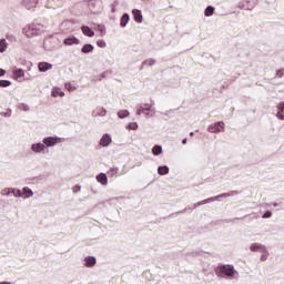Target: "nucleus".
<instances>
[{"mask_svg":"<svg viewBox=\"0 0 284 284\" xmlns=\"http://www.w3.org/2000/svg\"><path fill=\"white\" fill-rule=\"evenodd\" d=\"M2 116H7V118L12 116V111H7L2 113Z\"/></svg>","mask_w":284,"mask_h":284,"instance_id":"58836bf2","label":"nucleus"},{"mask_svg":"<svg viewBox=\"0 0 284 284\" xmlns=\"http://www.w3.org/2000/svg\"><path fill=\"white\" fill-rule=\"evenodd\" d=\"M111 12H116V8L112 7Z\"/></svg>","mask_w":284,"mask_h":284,"instance_id":"a18cd8bd","label":"nucleus"},{"mask_svg":"<svg viewBox=\"0 0 284 284\" xmlns=\"http://www.w3.org/2000/svg\"><path fill=\"white\" fill-rule=\"evenodd\" d=\"M39 24L31 23L22 29V34H24V37H27L28 39H32L33 37L39 36Z\"/></svg>","mask_w":284,"mask_h":284,"instance_id":"f03ea898","label":"nucleus"},{"mask_svg":"<svg viewBox=\"0 0 284 284\" xmlns=\"http://www.w3.org/2000/svg\"><path fill=\"white\" fill-rule=\"evenodd\" d=\"M45 150V144L43 142H37L31 145V152H33L34 154H43Z\"/></svg>","mask_w":284,"mask_h":284,"instance_id":"423d86ee","label":"nucleus"},{"mask_svg":"<svg viewBox=\"0 0 284 284\" xmlns=\"http://www.w3.org/2000/svg\"><path fill=\"white\" fill-rule=\"evenodd\" d=\"M182 143L185 145L187 143V139H183Z\"/></svg>","mask_w":284,"mask_h":284,"instance_id":"c03bdc74","label":"nucleus"},{"mask_svg":"<svg viewBox=\"0 0 284 284\" xmlns=\"http://www.w3.org/2000/svg\"><path fill=\"white\" fill-rule=\"evenodd\" d=\"M262 250H265V245L261 244V243H252L250 245V251L251 252H261Z\"/></svg>","mask_w":284,"mask_h":284,"instance_id":"f8f14e48","label":"nucleus"},{"mask_svg":"<svg viewBox=\"0 0 284 284\" xmlns=\"http://www.w3.org/2000/svg\"><path fill=\"white\" fill-rule=\"evenodd\" d=\"M261 261L265 262L267 261V258L270 257V251H267V246H265L264 248L261 250Z\"/></svg>","mask_w":284,"mask_h":284,"instance_id":"4be33fe9","label":"nucleus"},{"mask_svg":"<svg viewBox=\"0 0 284 284\" xmlns=\"http://www.w3.org/2000/svg\"><path fill=\"white\" fill-rule=\"evenodd\" d=\"M97 265V257L87 256L84 257V267H94Z\"/></svg>","mask_w":284,"mask_h":284,"instance_id":"9d476101","label":"nucleus"},{"mask_svg":"<svg viewBox=\"0 0 284 284\" xmlns=\"http://www.w3.org/2000/svg\"><path fill=\"white\" fill-rule=\"evenodd\" d=\"M39 70H40V72H48V70H52V64H50L48 62H40Z\"/></svg>","mask_w":284,"mask_h":284,"instance_id":"f3484780","label":"nucleus"},{"mask_svg":"<svg viewBox=\"0 0 284 284\" xmlns=\"http://www.w3.org/2000/svg\"><path fill=\"white\" fill-rule=\"evenodd\" d=\"M205 17H212L214 14V7L209 6L204 11Z\"/></svg>","mask_w":284,"mask_h":284,"instance_id":"c85d7f7f","label":"nucleus"},{"mask_svg":"<svg viewBox=\"0 0 284 284\" xmlns=\"http://www.w3.org/2000/svg\"><path fill=\"white\" fill-rule=\"evenodd\" d=\"M152 154L154 156H159V155L163 154V146L154 145L153 149H152Z\"/></svg>","mask_w":284,"mask_h":284,"instance_id":"5701e85b","label":"nucleus"},{"mask_svg":"<svg viewBox=\"0 0 284 284\" xmlns=\"http://www.w3.org/2000/svg\"><path fill=\"white\" fill-rule=\"evenodd\" d=\"M276 77H278V79H282V77H284V68L283 69H278L276 71Z\"/></svg>","mask_w":284,"mask_h":284,"instance_id":"f704fd0d","label":"nucleus"},{"mask_svg":"<svg viewBox=\"0 0 284 284\" xmlns=\"http://www.w3.org/2000/svg\"><path fill=\"white\" fill-rule=\"evenodd\" d=\"M227 196H230V194L224 193V194L217 195L215 197H209L206 200H203V201H201V203H202V205H205L207 203H213V201H220V199H227Z\"/></svg>","mask_w":284,"mask_h":284,"instance_id":"6e6552de","label":"nucleus"},{"mask_svg":"<svg viewBox=\"0 0 284 284\" xmlns=\"http://www.w3.org/2000/svg\"><path fill=\"white\" fill-rule=\"evenodd\" d=\"M9 85H12V82L9 80H0V88H9Z\"/></svg>","mask_w":284,"mask_h":284,"instance_id":"7c9ffc66","label":"nucleus"},{"mask_svg":"<svg viewBox=\"0 0 284 284\" xmlns=\"http://www.w3.org/2000/svg\"><path fill=\"white\" fill-rule=\"evenodd\" d=\"M190 134H191V136H194V132H191Z\"/></svg>","mask_w":284,"mask_h":284,"instance_id":"de8ad7c7","label":"nucleus"},{"mask_svg":"<svg viewBox=\"0 0 284 284\" xmlns=\"http://www.w3.org/2000/svg\"><path fill=\"white\" fill-rule=\"evenodd\" d=\"M100 32H101V34L103 37L105 34V29H101Z\"/></svg>","mask_w":284,"mask_h":284,"instance_id":"37998d69","label":"nucleus"},{"mask_svg":"<svg viewBox=\"0 0 284 284\" xmlns=\"http://www.w3.org/2000/svg\"><path fill=\"white\" fill-rule=\"evenodd\" d=\"M98 183H101V185H108V175L105 173H100L97 175Z\"/></svg>","mask_w":284,"mask_h":284,"instance_id":"6ab92c4d","label":"nucleus"},{"mask_svg":"<svg viewBox=\"0 0 284 284\" xmlns=\"http://www.w3.org/2000/svg\"><path fill=\"white\" fill-rule=\"evenodd\" d=\"M97 45H98L99 48H105L106 43L104 42V40H98V41H97Z\"/></svg>","mask_w":284,"mask_h":284,"instance_id":"c9c22d12","label":"nucleus"},{"mask_svg":"<svg viewBox=\"0 0 284 284\" xmlns=\"http://www.w3.org/2000/svg\"><path fill=\"white\" fill-rule=\"evenodd\" d=\"M6 74V70L0 69V77H3Z\"/></svg>","mask_w":284,"mask_h":284,"instance_id":"ea45409f","label":"nucleus"},{"mask_svg":"<svg viewBox=\"0 0 284 284\" xmlns=\"http://www.w3.org/2000/svg\"><path fill=\"white\" fill-rule=\"evenodd\" d=\"M65 90H69V92H74V87L70 82H67L64 84Z\"/></svg>","mask_w":284,"mask_h":284,"instance_id":"72a5a7b5","label":"nucleus"},{"mask_svg":"<svg viewBox=\"0 0 284 284\" xmlns=\"http://www.w3.org/2000/svg\"><path fill=\"white\" fill-rule=\"evenodd\" d=\"M108 114V110L103 106H99L93 111V116H105Z\"/></svg>","mask_w":284,"mask_h":284,"instance_id":"2eb2a0df","label":"nucleus"},{"mask_svg":"<svg viewBox=\"0 0 284 284\" xmlns=\"http://www.w3.org/2000/svg\"><path fill=\"white\" fill-rule=\"evenodd\" d=\"M262 219H272V212L271 211H266L263 215Z\"/></svg>","mask_w":284,"mask_h":284,"instance_id":"e433bc0d","label":"nucleus"},{"mask_svg":"<svg viewBox=\"0 0 284 284\" xmlns=\"http://www.w3.org/2000/svg\"><path fill=\"white\" fill-rule=\"evenodd\" d=\"M169 172H170V169H169L168 166H165V165L158 168V173H159L161 176H163V175H165V174H169Z\"/></svg>","mask_w":284,"mask_h":284,"instance_id":"b1692460","label":"nucleus"},{"mask_svg":"<svg viewBox=\"0 0 284 284\" xmlns=\"http://www.w3.org/2000/svg\"><path fill=\"white\" fill-rule=\"evenodd\" d=\"M73 192H74V194L81 192V185H75V186L73 187Z\"/></svg>","mask_w":284,"mask_h":284,"instance_id":"4c0bfd02","label":"nucleus"},{"mask_svg":"<svg viewBox=\"0 0 284 284\" xmlns=\"http://www.w3.org/2000/svg\"><path fill=\"white\" fill-rule=\"evenodd\" d=\"M128 23H130V14L124 13L121 18L120 26H121V28H125V26H128Z\"/></svg>","mask_w":284,"mask_h":284,"instance_id":"412c9836","label":"nucleus"},{"mask_svg":"<svg viewBox=\"0 0 284 284\" xmlns=\"http://www.w3.org/2000/svg\"><path fill=\"white\" fill-rule=\"evenodd\" d=\"M23 77H26V72L22 69H17L13 72V78L16 79V81H21Z\"/></svg>","mask_w":284,"mask_h":284,"instance_id":"a211bd4d","label":"nucleus"},{"mask_svg":"<svg viewBox=\"0 0 284 284\" xmlns=\"http://www.w3.org/2000/svg\"><path fill=\"white\" fill-rule=\"evenodd\" d=\"M24 6L27 7V8H32L33 7V4H28V2L24 0Z\"/></svg>","mask_w":284,"mask_h":284,"instance_id":"a19ab883","label":"nucleus"},{"mask_svg":"<svg viewBox=\"0 0 284 284\" xmlns=\"http://www.w3.org/2000/svg\"><path fill=\"white\" fill-rule=\"evenodd\" d=\"M81 31L84 37H94V32L88 26H82Z\"/></svg>","mask_w":284,"mask_h":284,"instance_id":"aec40b11","label":"nucleus"},{"mask_svg":"<svg viewBox=\"0 0 284 284\" xmlns=\"http://www.w3.org/2000/svg\"><path fill=\"white\" fill-rule=\"evenodd\" d=\"M119 119H125L126 116H130V111L128 110H121L118 112Z\"/></svg>","mask_w":284,"mask_h":284,"instance_id":"cd10ccee","label":"nucleus"},{"mask_svg":"<svg viewBox=\"0 0 284 284\" xmlns=\"http://www.w3.org/2000/svg\"><path fill=\"white\" fill-rule=\"evenodd\" d=\"M215 274L220 278H227L229 281H234L239 278V271L234 268V265L226 264L220 265L215 268Z\"/></svg>","mask_w":284,"mask_h":284,"instance_id":"f257e3e1","label":"nucleus"},{"mask_svg":"<svg viewBox=\"0 0 284 284\" xmlns=\"http://www.w3.org/2000/svg\"><path fill=\"white\" fill-rule=\"evenodd\" d=\"M209 132H211L212 134H216L219 132H223V130H225V123L223 122H215L211 125H209Z\"/></svg>","mask_w":284,"mask_h":284,"instance_id":"39448f33","label":"nucleus"},{"mask_svg":"<svg viewBox=\"0 0 284 284\" xmlns=\"http://www.w3.org/2000/svg\"><path fill=\"white\" fill-rule=\"evenodd\" d=\"M64 45H79L80 41L75 37L65 38L63 40Z\"/></svg>","mask_w":284,"mask_h":284,"instance_id":"9b49d317","label":"nucleus"},{"mask_svg":"<svg viewBox=\"0 0 284 284\" xmlns=\"http://www.w3.org/2000/svg\"><path fill=\"white\" fill-rule=\"evenodd\" d=\"M200 205H203V204L201 203V201L197 202V203H195V204L193 205V207H199Z\"/></svg>","mask_w":284,"mask_h":284,"instance_id":"79ce46f5","label":"nucleus"},{"mask_svg":"<svg viewBox=\"0 0 284 284\" xmlns=\"http://www.w3.org/2000/svg\"><path fill=\"white\" fill-rule=\"evenodd\" d=\"M129 130H138L139 129V124L136 122H131L128 125Z\"/></svg>","mask_w":284,"mask_h":284,"instance_id":"473e14b6","label":"nucleus"},{"mask_svg":"<svg viewBox=\"0 0 284 284\" xmlns=\"http://www.w3.org/2000/svg\"><path fill=\"white\" fill-rule=\"evenodd\" d=\"M277 119L281 121H284V102H281L277 104V113H276Z\"/></svg>","mask_w":284,"mask_h":284,"instance_id":"ddd939ff","label":"nucleus"},{"mask_svg":"<svg viewBox=\"0 0 284 284\" xmlns=\"http://www.w3.org/2000/svg\"><path fill=\"white\" fill-rule=\"evenodd\" d=\"M22 196H24V199H31V196H34V192L32 191V189L24 186L22 189Z\"/></svg>","mask_w":284,"mask_h":284,"instance_id":"dca6fc26","label":"nucleus"},{"mask_svg":"<svg viewBox=\"0 0 284 284\" xmlns=\"http://www.w3.org/2000/svg\"><path fill=\"white\" fill-rule=\"evenodd\" d=\"M11 194H13L16 199H21V196H23V193L19 189H11Z\"/></svg>","mask_w":284,"mask_h":284,"instance_id":"bb28decb","label":"nucleus"},{"mask_svg":"<svg viewBox=\"0 0 284 284\" xmlns=\"http://www.w3.org/2000/svg\"><path fill=\"white\" fill-rule=\"evenodd\" d=\"M154 63H156V60L150 58V59H146L142 62V65H149V67H152L154 65Z\"/></svg>","mask_w":284,"mask_h":284,"instance_id":"c756f323","label":"nucleus"},{"mask_svg":"<svg viewBox=\"0 0 284 284\" xmlns=\"http://www.w3.org/2000/svg\"><path fill=\"white\" fill-rule=\"evenodd\" d=\"M6 50H8V42L6 41V39H1L0 40V52H6Z\"/></svg>","mask_w":284,"mask_h":284,"instance_id":"a878e982","label":"nucleus"},{"mask_svg":"<svg viewBox=\"0 0 284 284\" xmlns=\"http://www.w3.org/2000/svg\"><path fill=\"white\" fill-rule=\"evenodd\" d=\"M51 97H54L57 99V97H65V93L63 91H61V88L59 87H54L51 91Z\"/></svg>","mask_w":284,"mask_h":284,"instance_id":"4468645a","label":"nucleus"},{"mask_svg":"<svg viewBox=\"0 0 284 284\" xmlns=\"http://www.w3.org/2000/svg\"><path fill=\"white\" fill-rule=\"evenodd\" d=\"M0 284H12L10 282H0Z\"/></svg>","mask_w":284,"mask_h":284,"instance_id":"49530a36","label":"nucleus"},{"mask_svg":"<svg viewBox=\"0 0 284 284\" xmlns=\"http://www.w3.org/2000/svg\"><path fill=\"white\" fill-rule=\"evenodd\" d=\"M2 196H10L12 194V187H7L1 191Z\"/></svg>","mask_w":284,"mask_h":284,"instance_id":"2f4dec72","label":"nucleus"},{"mask_svg":"<svg viewBox=\"0 0 284 284\" xmlns=\"http://www.w3.org/2000/svg\"><path fill=\"white\" fill-rule=\"evenodd\" d=\"M112 144V135L104 133L100 139V145L102 148H109Z\"/></svg>","mask_w":284,"mask_h":284,"instance_id":"0eeeda50","label":"nucleus"},{"mask_svg":"<svg viewBox=\"0 0 284 284\" xmlns=\"http://www.w3.org/2000/svg\"><path fill=\"white\" fill-rule=\"evenodd\" d=\"M92 50H94V47L92 44H84L82 47V52L84 54H88V53L92 52Z\"/></svg>","mask_w":284,"mask_h":284,"instance_id":"393cba45","label":"nucleus"},{"mask_svg":"<svg viewBox=\"0 0 284 284\" xmlns=\"http://www.w3.org/2000/svg\"><path fill=\"white\" fill-rule=\"evenodd\" d=\"M63 139L59 136H47L42 140V143H44L45 149L47 148H54V145H59V143H62Z\"/></svg>","mask_w":284,"mask_h":284,"instance_id":"7ed1b4c3","label":"nucleus"},{"mask_svg":"<svg viewBox=\"0 0 284 284\" xmlns=\"http://www.w3.org/2000/svg\"><path fill=\"white\" fill-rule=\"evenodd\" d=\"M141 114H145L146 118H152L154 116V114H156V111L154 110V108L146 105V106H140L138 109V115L141 116Z\"/></svg>","mask_w":284,"mask_h":284,"instance_id":"20e7f679","label":"nucleus"},{"mask_svg":"<svg viewBox=\"0 0 284 284\" xmlns=\"http://www.w3.org/2000/svg\"><path fill=\"white\" fill-rule=\"evenodd\" d=\"M132 14H133L134 21H136V23H143V13L141 12V10L133 9Z\"/></svg>","mask_w":284,"mask_h":284,"instance_id":"1a4fd4ad","label":"nucleus"}]
</instances>
